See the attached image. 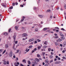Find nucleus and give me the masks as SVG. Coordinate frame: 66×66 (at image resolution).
Masks as SVG:
<instances>
[{
    "mask_svg": "<svg viewBox=\"0 0 66 66\" xmlns=\"http://www.w3.org/2000/svg\"><path fill=\"white\" fill-rule=\"evenodd\" d=\"M7 64H9V61H7Z\"/></svg>",
    "mask_w": 66,
    "mask_h": 66,
    "instance_id": "53",
    "label": "nucleus"
},
{
    "mask_svg": "<svg viewBox=\"0 0 66 66\" xmlns=\"http://www.w3.org/2000/svg\"><path fill=\"white\" fill-rule=\"evenodd\" d=\"M61 30H63V31H65V29H64V28H62L61 29Z\"/></svg>",
    "mask_w": 66,
    "mask_h": 66,
    "instance_id": "44",
    "label": "nucleus"
},
{
    "mask_svg": "<svg viewBox=\"0 0 66 66\" xmlns=\"http://www.w3.org/2000/svg\"><path fill=\"white\" fill-rule=\"evenodd\" d=\"M58 40L59 42H61L62 40V39H61L60 38H59L58 39Z\"/></svg>",
    "mask_w": 66,
    "mask_h": 66,
    "instance_id": "19",
    "label": "nucleus"
},
{
    "mask_svg": "<svg viewBox=\"0 0 66 66\" xmlns=\"http://www.w3.org/2000/svg\"><path fill=\"white\" fill-rule=\"evenodd\" d=\"M5 47L6 48H7L8 47H9V46H8V45L7 44H6L5 45Z\"/></svg>",
    "mask_w": 66,
    "mask_h": 66,
    "instance_id": "12",
    "label": "nucleus"
},
{
    "mask_svg": "<svg viewBox=\"0 0 66 66\" xmlns=\"http://www.w3.org/2000/svg\"><path fill=\"white\" fill-rule=\"evenodd\" d=\"M31 39L32 42H33V41H34V38Z\"/></svg>",
    "mask_w": 66,
    "mask_h": 66,
    "instance_id": "38",
    "label": "nucleus"
},
{
    "mask_svg": "<svg viewBox=\"0 0 66 66\" xmlns=\"http://www.w3.org/2000/svg\"><path fill=\"white\" fill-rule=\"evenodd\" d=\"M58 60H61V58H60L59 57L58 58Z\"/></svg>",
    "mask_w": 66,
    "mask_h": 66,
    "instance_id": "56",
    "label": "nucleus"
},
{
    "mask_svg": "<svg viewBox=\"0 0 66 66\" xmlns=\"http://www.w3.org/2000/svg\"><path fill=\"white\" fill-rule=\"evenodd\" d=\"M13 7V6H11V7H10V8H9V9H12Z\"/></svg>",
    "mask_w": 66,
    "mask_h": 66,
    "instance_id": "45",
    "label": "nucleus"
},
{
    "mask_svg": "<svg viewBox=\"0 0 66 66\" xmlns=\"http://www.w3.org/2000/svg\"><path fill=\"white\" fill-rule=\"evenodd\" d=\"M54 35L55 36H57V34H55Z\"/></svg>",
    "mask_w": 66,
    "mask_h": 66,
    "instance_id": "54",
    "label": "nucleus"
},
{
    "mask_svg": "<svg viewBox=\"0 0 66 66\" xmlns=\"http://www.w3.org/2000/svg\"><path fill=\"white\" fill-rule=\"evenodd\" d=\"M4 34L5 35H8V33H7V32H5L4 33Z\"/></svg>",
    "mask_w": 66,
    "mask_h": 66,
    "instance_id": "15",
    "label": "nucleus"
},
{
    "mask_svg": "<svg viewBox=\"0 0 66 66\" xmlns=\"http://www.w3.org/2000/svg\"><path fill=\"white\" fill-rule=\"evenodd\" d=\"M50 63H52L53 62V60H51L50 61Z\"/></svg>",
    "mask_w": 66,
    "mask_h": 66,
    "instance_id": "37",
    "label": "nucleus"
},
{
    "mask_svg": "<svg viewBox=\"0 0 66 66\" xmlns=\"http://www.w3.org/2000/svg\"><path fill=\"white\" fill-rule=\"evenodd\" d=\"M61 63V61H56L55 62V64H60Z\"/></svg>",
    "mask_w": 66,
    "mask_h": 66,
    "instance_id": "10",
    "label": "nucleus"
},
{
    "mask_svg": "<svg viewBox=\"0 0 66 66\" xmlns=\"http://www.w3.org/2000/svg\"><path fill=\"white\" fill-rule=\"evenodd\" d=\"M55 44L56 46H57V45H59V44L57 42H55Z\"/></svg>",
    "mask_w": 66,
    "mask_h": 66,
    "instance_id": "20",
    "label": "nucleus"
},
{
    "mask_svg": "<svg viewBox=\"0 0 66 66\" xmlns=\"http://www.w3.org/2000/svg\"><path fill=\"white\" fill-rule=\"evenodd\" d=\"M37 40L38 41V42H40V40L39 39H37Z\"/></svg>",
    "mask_w": 66,
    "mask_h": 66,
    "instance_id": "39",
    "label": "nucleus"
},
{
    "mask_svg": "<svg viewBox=\"0 0 66 66\" xmlns=\"http://www.w3.org/2000/svg\"><path fill=\"white\" fill-rule=\"evenodd\" d=\"M35 31L36 32H37L38 31V29H35Z\"/></svg>",
    "mask_w": 66,
    "mask_h": 66,
    "instance_id": "36",
    "label": "nucleus"
},
{
    "mask_svg": "<svg viewBox=\"0 0 66 66\" xmlns=\"http://www.w3.org/2000/svg\"><path fill=\"white\" fill-rule=\"evenodd\" d=\"M65 51H65V50H63L62 51V53H64L65 52Z\"/></svg>",
    "mask_w": 66,
    "mask_h": 66,
    "instance_id": "49",
    "label": "nucleus"
},
{
    "mask_svg": "<svg viewBox=\"0 0 66 66\" xmlns=\"http://www.w3.org/2000/svg\"><path fill=\"white\" fill-rule=\"evenodd\" d=\"M6 51V50H5L2 53V54H4V53Z\"/></svg>",
    "mask_w": 66,
    "mask_h": 66,
    "instance_id": "30",
    "label": "nucleus"
},
{
    "mask_svg": "<svg viewBox=\"0 0 66 66\" xmlns=\"http://www.w3.org/2000/svg\"><path fill=\"white\" fill-rule=\"evenodd\" d=\"M44 66H48V65L47 64H45Z\"/></svg>",
    "mask_w": 66,
    "mask_h": 66,
    "instance_id": "52",
    "label": "nucleus"
},
{
    "mask_svg": "<svg viewBox=\"0 0 66 66\" xmlns=\"http://www.w3.org/2000/svg\"><path fill=\"white\" fill-rule=\"evenodd\" d=\"M44 44L45 45H47V44H48V42L47 41H45Z\"/></svg>",
    "mask_w": 66,
    "mask_h": 66,
    "instance_id": "16",
    "label": "nucleus"
},
{
    "mask_svg": "<svg viewBox=\"0 0 66 66\" xmlns=\"http://www.w3.org/2000/svg\"><path fill=\"white\" fill-rule=\"evenodd\" d=\"M19 50H18L16 51V53H19Z\"/></svg>",
    "mask_w": 66,
    "mask_h": 66,
    "instance_id": "32",
    "label": "nucleus"
},
{
    "mask_svg": "<svg viewBox=\"0 0 66 66\" xmlns=\"http://www.w3.org/2000/svg\"><path fill=\"white\" fill-rule=\"evenodd\" d=\"M36 50H37V48H35L34 49V50H33L32 51V53H31V54H32V53L35 52V51H36Z\"/></svg>",
    "mask_w": 66,
    "mask_h": 66,
    "instance_id": "2",
    "label": "nucleus"
},
{
    "mask_svg": "<svg viewBox=\"0 0 66 66\" xmlns=\"http://www.w3.org/2000/svg\"><path fill=\"white\" fill-rule=\"evenodd\" d=\"M34 10H36V7H34Z\"/></svg>",
    "mask_w": 66,
    "mask_h": 66,
    "instance_id": "57",
    "label": "nucleus"
},
{
    "mask_svg": "<svg viewBox=\"0 0 66 66\" xmlns=\"http://www.w3.org/2000/svg\"><path fill=\"white\" fill-rule=\"evenodd\" d=\"M15 30H18V27H17V26H15Z\"/></svg>",
    "mask_w": 66,
    "mask_h": 66,
    "instance_id": "13",
    "label": "nucleus"
},
{
    "mask_svg": "<svg viewBox=\"0 0 66 66\" xmlns=\"http://www.w3.org/2000/svg\"><path fill=\"white\" fill-rule=\"evenodd\" d=\"M64 7L65 9H66V4H65L64 5Z\"/></svg>",
    "mask_w": 66,
    "mask_h": 66,
    "instance_id": "47",
    "label": "nucleus"
},
{
    "mask_svg": "<svg viewBox=\"0 0 66 66\" xmlns=\"http://www.w3.org/2000/svg\"><path fill=\"white\" fill-rule=\"evenodd\" d=\"M29 42H32V40L31 39H30L29 40Z\"/></svg>",
    "mask_w": 66,
    "mask_h": 66,
    "instance_id": "40",
    "label": "nucleus"
},
{
    "mask_svg": "<svg viewBox=\"0 0 66 66\" xmlns=\"http://www.w3.org/2000/svg\"><path fill=\"white\" fill-rule=\"evenodd\" d=\"M43 47L44 48V49H45V48H46L47 47V46L45 45L43 46Z\"/></svg>",
    "mask_w": 66,
    "mask_h": 66,
    "instance_id": "28",
    "label": "nucleus"
},
{
    "mask_svg": "<svg viewBox=\"0 0 66 66\" xmlns=\"http://www.w3.org/2000/svg\"><path fill=\"white\" fill-rule=\"evenodd\" d=\"M26 40V39L23 38L22 39V40Z\"/></svg>",
    "mask_w": 66,
    "mask_h": 66,
    "instance_id": "59",
    "label": "nucleus"
},
{
    "mask_svg": "<svg viewBox=\"0 0 66 66\" xmlns=\"http://www.w3.org/2000/svg\"><path fill=\"white\" fill-rule=\"evenodd\" d=\"M4 4H5V3H2L1 4L3 6V7H6V6L4 5Z\"/></svg>",
    "mask_w": 66,
    "mask_h": 66,
    "instance_id": "7",
    "label": "nucleus"
},
{
    "mask_svg": "<svg viewBox=\"0 0 66 66\" xmlns=\"http://www.w3.org/2000/svg\"><path fill=\"white\" fill-rule=\"evenodd\" d=\"M22 62H24L25 63H26V61L25 60L23 59L22 61Z\"/></svg>",
    "mask_w": 66,
    "mask_h": 66,
    "instance_id": "14",
    "label": "nucleus"
},
{
    "mask_svg": "<svg viewBox=\"0 0 66 66\" xmlns=\"http://www.w3.org/2000/svg\"><path fill=\"white\" fill-rule=\"evenodd\" d=\"M42 54H43V56H44V55H45V52L43 53Z\"/></svg>",
    "mask_w": 66,
    "mask_h": 66,
    "instance_id": "41",
    "label": "nucleus"
},
{
    "mask_svg": "<svg viewBox=\"0 0 66 66\" xmlns=\"http://www.w3.org/2000/svg\"><path fill=\"white\" fill-rule=\"evenodd\" d=\"M59 37H58V36H56L54 38H58Z\"/></svg>",
    "mask_w": 66,
    "mask_h": 66,
    "instance_id": "34",
    "label": "nucleus"
},
{
    "mask_svg": "<svg viewBox=\"0 0 66 66\" xmlns=\"http://www.w3.org/2000/svg\"><path fill=\"white\" fill-rule=\"evenodd\" d=\"M51 55H53L54 54L53 53H52V52H51Z\"/></svg>",
    "mask_w": 66,
    "mask_h": 66,
    "instance_id": "51",
    "label": "nucleus"
},
{
    "mask_svg": "<svg viewBox=\"0 0 66 66\" xmlns=\"http://www.w3.org/2000/svg\"><path fill=\"white\" fill-rule=\"evenodd\" d=\"M60 35L61 36H64V35L62 34H60Z\"/></svg>",
    "mask_w": 66,
    "mask_h": 66,
    "instance_id": "43",
    "label": "nucleus"
},
{
    "mask_svg": "<svg viewBox=\"0 0 66 66\" xmlns=\"http://www.w3.org/2000/svg\"><path fill=\"white\" fill-rule=\"evenodd\" d=\"M29 50H30V49H29L28 50V48H27L25 50V51H26V52H28L29 51Z\"/></svg>",
    "mask_w": 66,
    "mask_h": 66,
    "instance_id": "8",
    "label": "nucleus"
},
{
    "mask_svg": "<svg viewBox=\"0 0 66 66\" xmlns=\"http://www.w3.org/2000/svg\"><path fill=\"white\" fill-rule=\"evenodd\" d=\"M50 59H52L53 58V56L52 55H51L50 56Z\"/></svg>",
    "mask_w": 66,
    "mask_h": 66,
    "instance_id": "23",
    "label": "nucleus"
},
{
    "mask_svg": "<svg viewBox=\"0 0 66 66\" xmlns=\"http://www.w3.org/2000/svg\"><path fill=\"white\" fill-rule=\"evenodd\" d=\"M38 16H39V17L41 18H43V16L42 15H38Z\"/></svg>",
    "mask_w": 66,
    "mask_h": 66,
    "instance_id": "11",
    "label": "nucleus"
},
{
    "mask_svg": "<svg viewBox=\"0 0 66 66\" xmlns=\"http://www.w3.org/2000/svg\"><path fill=\"white\" fill-rule=\"evenodd\" d=\"M15 4H16V5H18V3H15Z\"/></svg>",
    "mask_w": 66,
    "mask_h": 66,
    "instance_id": "60",
    "label": "nucleus"
},
{
    "mask_svg": "<svg viewBox=\"0 0 66 66\" xmlns=\"http://www.w3.org/2000/svg\"><path fill=\"white\" fill-rule=\"evenodd\" d=\"M13 54L12 51H11L9 53V56H12V54Z\"/></svg>",
    "mask_w": 66,
    "mask_h": 66,
    "instance_id": "3",
    "label": "nucleus"
},
{
    "mask_svg": "<svg viewBox=\"0 0 66 66\" xmlns=\"http://www.w3.org/2000/svg\"><path fill=\"white\" fill-rule=\"evenodd\" d=\"M28 64H29V65H30V64H31V62H30V61H28Z\"/></svg>",
    "mask_w": 66,
    "mask_h": 66,
    "instance_id": "22",
    "label": "nucleus"
},
{
    "mask_svg": "<svg viewBox=\"0 0 66 66\" xmlns=\"http://www.w3.org/2000/svg\"><path fill=\"white\" fill-rule=\"evenodd\" d=\"M32 66H35V64H32Z\"/></svg>",
    "mask_w": 66,
    "mask_h": 66,
    "instance_id": "62",
    "label": "nucleus"
},
{
    "mask_svg": "<svg viewBox=\"0 0 66 66\" xmlns=\"http://www.w3.org/2000/svg\"><path fill=\"white\" fill-rule=\"evenodd\" d=\"M48 50L49 52L50 51H51V48H49L48 49Z\"/></svg>",
    "mask_w": 66,
    "mask_h": 66,
    "instance_id": "35",
    "label": "nucleus"
},
{
    "mask_svg": "<svg viewBox=\"0 0 66 66\" xmlns=\"http://www.w3.org/2000/svg\"><path fill=\"white\" fill-rule=\"evenodd\" d=\"M62 58L63 59H66V57H63Z\"/></svg>",
    "mask_w": 66,
    "mask_h": 66,
    "instance_id": "50",
    "label": "nucleus"
},
{
    "mask_svg": "<svg viewBox=\"0 0 66 66\" xmlns=\"http://www.w3.org/2000/svg\"><path fill=\"white\" fill-rule=\"evenodd\" d=\"M15 46V44H14L13 46L12 47V48L13 49V50H15L16 49V48H15V46Z\"/></svg>",
    "mask_w": 66,
    "mask_h": 66,
    "instance_id": "9",
    "label": "nucleus"
},
{
    "mask_svg": "<svg viewBox=\"0 0 66 66\" xmlns=\"http://www.w3.org/2000/svg\"><path fill=\"white\" fill-rule=\"evenodd\" d=\"M0 52H2L3 51V50L2 49L0 50Z\"/></svg>",
    "mask_w": 66,
    "mask_h": 66,
    "instance_id": "29",
    "label": "nucleus"
},
{
    "mask_svg": "<svg viewBox=\"0 0 66 66\" xmlns=\"http://www.w3.org/2000/svg\"><path fill=\"white\" fill-rule=\"evenodd\" d=\"M11 29H9V32H11Z\"/></svg>",
    "mask_w": 66,
    "mask_h": 66,
    "instance_id": "42",
    "label": "nucleus"
},
{
    "mask_svg": "<svg viewBox=\"0 0 66 66\" xmlns=\"http://www.w3.org/2000/svg\"><path fill=\"white\" fill-rule=\"evenodd\" d=\"M37 56L38 57H40V55L39 54H37Z\"/></svg>",
    "mask_w": 66,
    "mask_h": 66,
    "instance_id": "17",
    "label": "nucleus"
},
{
    "mask_svg": "<svg viewBox=\"0 0 66 66\" xmlns=\"http://www.w3.org/2000/svg\"><path fill=\"white\" fill-rule=\"evenodd\" d=\"M18 43V42L17 41H16L15 42V44H17Z\"/></svg>",
    "mask_w": 66,
    "mask_h": 66,
    "instance_id": "48",
    "label": "nucleus"
},
{
    "mask_svg": "<svg viewBox=\"0 0 66 66\" xmlns=\"http://www.w3.org/2000/svg\"><path fill=\"white\" fill-rule=\"evenodd\" d=\"M52 18V15H51L50 16V18Z\"/></svg>",
    "mask_w": 66,
    "mask_h": 66,
    "instance_id": "55",
    "label": "nucleus"
},
{
    "mask_svg": "<svg viewBox=\"0 0 66 66\" xmlns=\"http://www.w3.org/2000/svg\"><path fill=\"white\" fill-rule=\"evenodd\" d=\"M32 45H31L29 47V48H32Z\"/></svg>",
    "mask_w": 66,
    "mask_h": 66,
    "instance_id": "46",
    "label": "nucleus"
},
{
    "mask_svg": "<svg viewBox=\"0 0 66 66\" xmlns=\"http://www.w3.org/2000/svg\"><path fill=\"white\" fill-rule=\"evenodd\" d=\"M20 6H21L22 7H23V5H21Z\"/></svg>",
    "mask_w": 66,
    "mask_h": 66,
    "instance_id": "61",
    "label": "nucleus"
},
{
    "mask_svg": "<svg viewBox=\"0 0 66 66\" xmlns=\"http://www.w3.org/2000/svg\"><path fill=\"white\" fill-rule=\"evenodd\" d=\"M48 59L46 60L45 61V63H48Z\"/></svg>",
    "mask_w": 66,
    "mask_h": 66,
    "instance_id": "27",
    "label": "nucleus"
},
{
    "mask_svg": "<svg viewBox=\"0 0 66 66\" xmlns=\"http://www.w3.org/2000/svg\"><path fill=\"white\" fill-rule=\"evenodd\" d=\"M27 36V34H23L22 35V37H26Z\"/></svg>",
    "mask_w": 66,
    "mask_h": 66,
    "instance_id": "4",
    "label": "nucleus"
},
{
    "mask_svg": "<svg viewBox=\"0 0 66 66\" xmlns=\"http://www.w3.org/2000/svg\"><path fill=\"white\" fill-rule=\"evenodd\" d=\"M66 42H64L63 44V47H65V46H66Z\"/></svg>",
    "mask_w": 66,
    "mask_h": 66,
    "instance_id": "5",
    "label": "nucleus"
},
{
    "mask_svg": "<svg viewBox=\"0 0 66 66\" xmlns=\"http://www.w3.org/2000/svg\"><path fill=\"white\" fill-rule=\"evenodd\" d=\"M59 30H56V32H59Z\"/></svg>",
    "mask_w": 66,
    "mask_h": 66,
    "instance_id": "63",
    "label": "nucleus"
},
{
    "mask_svg": "<svg viewBox=\"0 0 66 66\" xmlns=\"http://www.w3.org/2000/svg\"><path fill=\"white\" fill-rule=\"evenodd\" d=\"M56 58H58V56H56Z\"/></svg>",
    "mask_w": 66,
    "mask_h": 66,
    "instance_id": "64",
    "label": "nucleus"
},
{
    "mask_svg": "<svg viewBox=\"0 0 66 66\" xmlns=\"http://www.w3.org/2000/svg\"><path fill=\"white\" fill-rule=\"evenodd\" d=\"M4 64V65H6V61H5L3 62Z\"/></svg>",
    "mask_w": 66,
    "mask_h": 66,
    "instance_id": "26",
    "label": "nucleus"
},
{
    "mask_svg": "<svg viewBox=\"0 0 66 66\" xmlns=\"http://www.w3.org/2000/svg\"><path fill=\"white\" fill-rule=\"evenodd\" d=\"M17 65H19V62H17Z\"/></svg>",
    "mask_w": 66,
    "mask_h": 66,
    "instance_id": "58",
    "label": "nucleus"
},
{
    "mask_svg": "<svg viewBox=\"0 0 66 66\" xmlns=\"http://www.w3.org/2000/svg\"><path fill=\"white\" fill-rule=\"evenodd\" d=\"M13 37V38H14V40H15V39L16 37L15 36V35Z\"/></svg>",
    "mask_w": 66,
    "mask_h": 66,
    "instance_id": "21",
    "label": "nucleus"
},
{
    "mask_svg": "<svg viewBox=\"0 0 66 66\" xmlns=\"http://www.w3.org/2000/svg\"><path fill=\"white\" fill-rule=\"evenodd\" d=\"M12 5L13 6H14V5H15V3H12Z\"/></svg>",
    "mask_w": 66,
    "mask_h": 66,
    "instance_id": "31",
    "label": "nucleus"
},
{
    "mask_svg": "<svg viewBox=\"0 0 66 66\" xmlns=\"http://www.w3.org/2000/svg\"><path fill=\"white\" fill-rule=\"evenodd\" d=\"M22 18V19H21V22H22V21H23L24 20V19L26 18V17L24 16H23Z\"/></svg>",
    "mask_w": 66,
    "mask_h": 66,
    "instance_id": "6",
    "label": "nucleus"
},
{
    "mask_svg": "<svg viewBox=\"0 0 66 66\" xmlns=\"http://www.w3.org/2000/svg\"><path fill=\"white\" fill-rule=\"evenodd\" d=\"M55 29H57L58 30H59L60 29L59 28H58V27H55Z\"/></svg>",
    "mask_w": 66,
    "mask_h": 66,
    "instance_id": "33",
    "label": "nucleus"
},
{
    "mask_svg": "<svg viewBox=\"0 0 66 66\" xmlns=\"http://www.w3.org/2000/svg\"><path fill=\"white\" fill-rule=\"evenodd\" d=\"M51 12L50 10H47V12Z\"/></svg>",
    "mask_w": 66,
    "mask_h": 66,
    "instance_id": "25",
    "label": "nucleus"
},
{
    "mask_svg": "<svg viewBox=\"0 0 66 66\" xmlns=\"http://www.w3.org/2000/svg\"><path fill=\"white\" fill-rule=\"evenodd\" d=\"M35 64H37L38 63V62H39V60L37 58H36L35 59Z\"/></svg>",
    "mask_w": 66,
    "mask_h": 66,
    "instance_id": "1",
    "label": "nucleus"
},
{
    "mask_svg": "<svg viewBox=\"0 0 66 66\" xmlns=\"http://www.w3.org/2000/svg\"><path fill=\"white\" fill-rule=\"evenodd\" d=\"M61 38L62 39H65V37H61Z\"/></svg>",
    "mask_w": 66,
    "mask_h": 66,
    "instance_id": "24",
    "label": "nucleus"
},
{
    "mask_svg": "<svg viewBox=\"0 0 66 66\" xmlns=\"http://www.w3.org/2000/svg\"><path fill=\"white\" fill-rule=\"evenodd\" d=\"M47 30V28H44L43 29L44 31H46Z\"/></svg>",
    "mask_w": 66,
    "mask_h": 66,
    "instance_id": "18",
    "label": "nucleus"
}]
</instances>
